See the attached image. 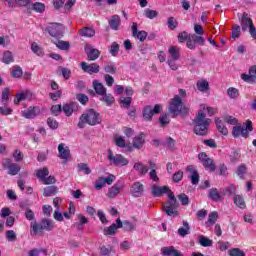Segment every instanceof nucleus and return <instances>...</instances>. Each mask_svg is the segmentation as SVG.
Wrapping results in <instances>:
<instances>
[{
    "label": "nucleus",
    "mask_w": 256,
    "mask_h": 256,
    "mask_svg": "<svg viewBox=\"0 0 256 256\" xmlns=\"http://www.w3.org/2000/svg\"><path fill=\"white\" fill-rule=\"evenodd\" d=\"M102 121L103 118L99 112H97L95 109H88L80 116L78 128L85 129V125L95 127V125H101Z\"/></svg>",
    "instance_id": "nucleus-1"
},
{
    "label": "nucleus",
    "mask_w": 256,
    "mask_h": 256,
    "mask_svg": "<svg viewBox=\"0 0 256 256\" xmlns=\"http://www.w3.org/2000/svg\"><path fill=\"white\" fill-rule=\"evenodd\" d=\"M194 133L201 137L209 133V126L211 125V119L207 118V114L200 110L193 120Z\"/></svg>",
    "instance_id": "nucleus-2"
},
{
    "label": "nucleus",
    "mask_w": 256,
    "mask_h": 256,
    "mask_svg": "<svg viewBox=\"0 0 256 256\" xmlns=\"http://www.w3.org/2000/svg\"><path fill=\"white\" fill-rule=\"evenodd\" d=\"M168 110L173 117H179V115H181V117H185V115L189 113V107L185 105L179 95H175L174 98L170 100Z\"/></svg>",
    "instance_id": "nucleus-3"
},
{
    "label": "nucleus",
    "mask_w": 256,
    "mask_h": 256,
    "mask_svg": "<svg viewBox=\"0 0 256 256\" xmlns=\"http://www.w3.org/2000/svg\"><path fill=\"white\" fill-rule=\"evenodd\" d=\"M177 207H179V202H177V198H175V194L172 191L168 192V201L164 205V211L166 215L170 217L173 215H177Z\"/></svg>",
    "instance_id": "nucleus-4"
},
{
    "label": "nucleus",
    "mask_w": 256,
    "mask_h": 256,
    "mask_svg": "<svg viewBox=\"0 0 256 256\" xmlns=\"http://www.w3.org/2000/svg\"><path fill=\"white\" fill-rule=\"evenodd\" d=\"M240 23L242 31H249L251 37L256 39V28L253 25V20L249 17V14L243 13Z\"/></svg>",
    "instance_id": "nucleus-5"
},
{
    "label": "nucleus",
    "mask_w": 256,
    "mask_h": 256,
    "mask_svg": "<svg viewBox=\"0 0 256 256\" xmlns=\"http://www.w3.org/2000/svg\"><path fill=\"white\" fill-rule=\"evenodd\" d=\"M107 157L111 165H115V167H127L129 165V160L125 156L121 154L114 155L112 150H108Z\"/></svg>",
    "instance_id": "nucleus-6"
},
{
    "label": "nucleus",
    "mask_w": 256,
    "mask_h": 256,
    "mask_svg": "<svg viewBox=\"0 0 256 256\" xmlns=\"http://www.w3.org/2000/svg\"><path fill=\"white\" fill-rule=\"evenodd\" d=\"M198 159L202 163L204 169L206 171H210V173H213L215 169H217V165L215 164V161L211 159L207 153L201 152L198 154Z\"/></svg>",
    "instance_id": "nucleus-7"
},
{
    "label": "nucleus",
    "mask_w": 256,
    "mask_h": 256,
    "mask_svg": "<svg viewBox=\"0 0 256 256\" xmlns=\"http://www.w3.org/2000/svg\"><path fill=\"white\" fill-rule=\"evenodd\" d=\"M249 131H253V123L250 120L246 121V127L235 126L232 130L233 137H244L247 139L249 137Z\"/></svg>",
    "instance_id": "nucleus-8"
},
{
    "label": "nucleus",
    "mask_w": 256,
    "mask_h": 256,
    "mask_svg": "<svg viewBox=\"0 0 256 256\" xmlns=\"http://www.w3.org/2000/svg\"><path fill=\"white\" fill-rule=\"evenodd\" d=\"M161 109H163V106L161 104H156L153 107L146 106L143 109V119L144 121H151L153 119V115H159L161 113Z\"/></svg>",
    "instance_id": "nucleus-9"
},
{
    "label": "nucleus",
    "mask_w": 256,
    "mask_h": 256,
    "mask_svg": "<svg viewBox=\"0 0 256 256\" xmlns=\"http://www.w3.org/2000/svg\"><path fill=\"white\" fill-rule=\"evenodd\" d=\"M2 166L4 169H8V175L15 176L21 171V166L17 163H12L11 159L5 158L2 161Z\"/></svg>",
    "instance_id": "nucleus-10"
},
{
    "label": "nucleus",
    "mask_w": 256,
    "mask_h": 256,
    "mask_svg": "<svg viewBox=\"0 0 256 256\" xmlns=\"http://www.w3.org/2000/svg\"><path fill=\"white\" fill-rule=\"evenodd\" d=\"M47 31L51 37H63L65 26L59 23H52L47 27Z\"/></svg>",
    "instance_id": "nucleus-11"
},
{
    "label": "nucleus",
    "mask_w": 256,
    "mask_h": 256,
    "mask_svg": "<svg viewBox=\"0 0 256 256\" xmlns=\"http://www.w3.org/2000/svg\"><path fill=\"white\" fill-rule=\"evenodd\" d=\"M122 189H125V182H116L112 187L108 189L107 197L109 199H115V197L121 193Z\"/></svg>",
    "instance_id": "nucleus-12"
},
{
    "label": "nucleus",
    "mask_w": 256,
    "mask_h": 256,
    "mask_svg": "<svg viewBox=\"0 0 256 256\" xmlns=\"http://www.w3.org/2000/svg\"><path fill=\"white\" fill-rule=\"evenodd\" d=\"M132 197H143L145 186L141 182H134L130 188Z\"/></svg>",
    "instance_id": "nucleus-13"
},
{
    "label": "nucleus",
    "mask_w": 256,
    "mask_h": 256,
    "mask_svg": "<svg viewBox=\"0 0 256 256\" xmlns=\"http://www.w3.org/2000/svg\"><path fill=\"white\" fill-rule=\"evenodd\" d=\"M84 49L88 57V61H95L96 59H99L101 52L98 49L93 48L90 44H86Z\"/></svg>",
    "instance_id": "nucleus-14"
},
{
    "label": "nucleus",
    "mask_w": 256,
    "mask_h": 256,
    "mask_svg": "<svg viewBox=\"0 0 256 256\" xmlns=\"http://www.w3.org/2000/svg\"><path fill=\"white\" fill-rule=\"evenodd\" d=\"M80 66L83 72L89 73V75H93L94 73H99L100 67H99V64L97 63L87 64V62H81Z\"/></svg>",
    "instance_id": "nucleus-15"
},
{
    "label": "nucleus",
    "mask_w": 256,
    "mask_h": 256,
    "mask_svg": "<svg viewBox=\"0 0 256 256\" xmlns=\"http://www.w3.org/2000/svg\"><path fill=\"white\" fill-rule=\"evenodd\" d=\"M62 111L66 115V117H71L73 113L79 111V104L75 102L66 103L62 107Z\"/></svg>",
    "instance_id": "nucleus-16"
},
{
    "label": "nucleus",
    "mask_w": 256,
    "mask_h": 256,
    "mask_svg": "<svg viewBox=\"0 0 256 256\" xmlns=\"http://www.w3.org/2000/svg\"><path fill=\"white\" fill-rule=\"evenodd\" d=\"M123 227V222L121 221V218H118L116 220V224H112L110 227H106L103 230L104 235H115L117 233V229H121Z\"/></svg>",
    "instance_id": "nucleus-17"
},
{
    "label": "nucleus",
    "mask_w": 256,
    "mask_h": 256,
    "mask_svg": "<svg viewBox=\"0 0 256 256\" xmlns=\"http://www.w3.org/2000/svg\"><path fill=\"white\" fill-rule=\"evenodd\" d=\"M241 79L246 83H255L256 80V65L249 68L248 74H242Z\"/></svg>",
    "instance_id": "nucleus-18"
},
{
    "label": "nucleus",
    "mask_w": 256,
    "mask_h": 256,
    "mask_svg": "<svg viewBox=\"0 0 256 256\" xmlns=\"http://www.w3.org/2000/svg\"><path fill=\"white\" fill-rule=\"evenodd\" d=\"M23 117L25 119H35L38 115H41V109L39 107L30 106L28 109L22 112Z\"/></svg>",
    "instance_id": "nucleus-19"
},
{
    "label": "nucleus",
    "mask_w": 256,
    "mask_h": 256,
    "mask_svg": "<svg viewBox=\"0 0 256 256\" xmlns=\"http://www.w3.org/2000/svg\"><path fill=\"white\" fill-rule=\"evenodd\" d=\"M132 36L136 39H139V41L143 42L145 39H147V33L145 31H139L137 29V23L132 24Z\"/></svg>",
    "instance_id": "nucleus-20"
},
{
    "label": "nucleus",
    "mask_w": 256,
    "mask_h": 256,
    "mask_svg": "<svg viewBox=\"0 0 256 256\" xmlns=\"http://www.w3.org/2000/svg\"><path fill=\"white\" fill-rule=\"evenodd\" d=\"M186 171L191 173L190 179H191L192 185H198L199 184V173L195 169V166H193V165L187 166Z\"/></svg>",
    "instance_id": "nucleus-21"
},
{
    "label": "nucleus",
    "mask_w": 256,
    "mask_h": 256,
    "mask_svg": "<svg viewBox=\"0 0 256 256\" xmlns=\"http://www.w3.org/2000/svg\"><path fill=\"white\" fill-rule=\"evenodd\" d=\"M58 153L60 159H69L71 150H69V147L65 146L64 143H61L58 145Z\"/></svg>",
    "instance_id": "nucleus-22"
},
{
    "label": "nucleus",
    "mask_w": 256,
    "mask_h": 256,
    "mask_svg": "<svg viewBox=\"0 0 256 256\" xmlns=\"http://www.w3.org/2000/svg\"><path fill=\"white\" fill-rule=\"evenodd\" d=\"M162 255L164 256H183L181 251L175 249L173 246L162 248Z\"/></svg>",
    "instance_id": "nucleus-23"
},
{
    "label": "nucleus",
    "mask_w": 256,
    "mask_h": 256,
    "mask_svg": "<svg viewBox=\"0 0 256 256\" xmlns=\"http://www.w3.org/2000/svg\"><path fill=\"white\" fill-rule=\"evenodd\" d=\"M30 229L32 230V235H43V231H45L42 222H31Z\"/></svg>",
    "instance_id": "nucleus-24"
},
{
    "label": "nucleus",
    "mask_w": 256,
    "mask_h": 256,
    "mask_svg": "<svg viewBox=\"0 0 256 256\" xmlns=\"http://www.w3.org/2000/svg\"><path fill=\"white\" fill-rule=\"evenodd\" d=\"M169 187L167 186H163V187H159L156 185L152 186V195H154V197H161V195H163L164 193H169Z\"/></svg>",
    "instance_id": "nucleus-25"
},
{
    "label": "nucleus",
    "mask_w": 256,
    "mask_h": 256,
    "mask_svg": "<svg viewBox=\"0 0 256 256\" xmlns=\"http://www.w3.org/2000/svg\"><path fill=\"white\" fill-rule=\"evenodd\" d=\"M93 87L97 95H101V97L102 95H106L107 88H105V86L102 83H100L98 80L93 81Z\"/></svg>",
    "instance_id": "nucleus-26"
},
{
    "label": "nucleus",
    "mask_w": 256,
    "mask_h": 256,
    "mask_svg": "<svg viewBox=\"0 0 256 256\" xmlns=\"http://www.w3.org/2000/svg\"><path fill=\"white\" fill-rule=\"evenodd\" d=\"M109 25L113 31H119V26L121 25V17H119V15H113L109 20Z\"/></svg>",
    "instance_id": "nucleus-27"
},
{
    "label": "nucleus",
    "mask_w": 256,
    "mask_h": 256,
    "mask_svg": "<svg viewBox=\"0 0 256 256\" xmlns=\"http://www.w3.org/2000/svg\"><path fill=\"white\" fill-rule=\"evenodd\" d=\"M77 218L79 222H75L73 224V227L78 229V231H81L83 230V225H86V223H89V220L87 219V217L83 216L82 214H78Z\"/></svg>",
    "instance_id": "nucleus-28"
},
{
    "label": "nucleus",
    "mask_w": 256,
    "mask_h": 256,
    "mask_svg": "<svg viewBox=\"0 0 256 256\" xmlns=\"http://www.w3.org/2000/svg\"><path fill=\"white\" fill-rule=\"evenodd\" d=\"M215 124L219 133H221L222 135H229V130L227 129V126H225V123L221 121V119L216 118Z\"/></svg>",
    "instance_id": "nucleus-29"
},
{
    "label": "nucleus",
    "mask_w": 256,
    "mask_h": 256,
    "mask_svg": "<svg viewBox=\"0 0 256 256\" xmlns=\"http://www.w3.org/2000/svg\"><path fill=\"white\" fill-rule=\"evenodd\" d=\"M44 231H53L55 229V222L53 220L44 218L41 220Z\"/></svg>",
    "instance_id": "nucleus-30"
},
{
    "label": "nucleus",
    "mask_w": 256,
    "mask_h": 256,
    "mask_svg": "<svg viewBox=\"0 0 256 256\" xmlns=\"http://www.w3.org/2000/svg\"><path fill=\"white\" fill-rule=\"evenodd\" d=\"M191 231V227L189 226V222L183 221V226L178 229V235L180 237H185L186 235H189Z\"/></svg>",
    "instance_id": "nucleus-31"
},
{
    "label": "nucleus",
    "mask_w": 256,
    "mask_h": 256,
    "mask_svg": "<svg viewBox=\"0 0 256 256\" xmlns=\"http://www.w3.org/2000/svg\"><path fill=\"white\" fill-rule=\"evenodd\" d=\"M134 169L135 171H137L139 173V175H147V173H149V169L147 168V166H145L143 163L141 162H136L134 164Z\"/></svg>",
    "instance_id": "nucleus-32"
},
{
    "label": "nucleus",
    "mask_w": 256,
    "mask_h": 256,
    "mask_svg": "<svg viewBox=\"0 0 256 256\" xmlns=\"http://www.w3.org/2000/svg\"><path fill=\"white\" fill-rule=\"evenodd\" d=\"M168 53L170 55V60H173V61H179V57H180V54H179V47L177 46H171L169 49H168Z\"/></svg>",
    "instance_id": "nucleus-33"
},
{
    "label": "nucleus",
    "mask_w": 256,
    "mask_h": 256,
    "mask_svg": "<svg viewBox=\"0 0 256 256\" xmlns=\"http://www.w3.org/2000/svg\"><path fill=\"white\" fill-rule=\"evenodd\" d=\"M145 145V139H143V133H140L133 139V147L134 149H141Z\"/></svg>",
    "instance_id": "nucleus-34"
},
{
    "label": "nucleus",
    "mask_w": 256,
    "mask_h": 256,
    "mask_svg": "<svg viewBox=\"0 0 256 256\" xmlns=\"http://www.w3.org/2000/svg\"><path fill=\"white\" fill-rule=\"evenodd\" d=\"M208 197L211 201H221V194L217 188H211L208 192Z\"/></svg>",
    "instance_id": "nucleus-35"
},
{
    "label": "nucleus",
    "mask_w": 256,
    "mask_h": 256,
    "mask_svg": "<svg viewBox=\"0 0 256 256\" xmlns=\"http://www.w3.org/2000/svg\"><path fill=\"white\" fill-rule=\"evenodd\" d=\"M25 99H31V92L26 91V92L17 94L16 99L14 100V103L16 105H19V103H21V101H25Z\"/></svg>",
    "instance_id": "nucleus-36"
},
{
    "label": "nucleus",
    "mask_w": 256,
    "mask_h": 256,
    "mask_svg": "<svg viewBox=\"0 0 256 256\" xmlns=\"http://www.w3.org/2000/svg\"><path fill=\"white\" fill-rule=\"evenodd\" d=\"M79 35H81V37H93L95 35V30L93 28L85 27L80 29Z\"/></svg>",
    "instance_id": "nucleus-37"
},
{
    "label": "nucleus",
    "mask_w": 256,
    "mask_h": 256,
    "mask_svg": "<svg viewBox=\"0 0 256 256\" xmlns=\"http://www.w3.org/2000/svg\"><path fill=\"white\" fill-rule=\"evenodd\" d=\"M35 173H36V177H38L40 181H43V179H45V177L49 175V169L47 167L40 168L36 170Z\"/></svg>",
    "instance_id": "nucleus-38"
},
{
    "label": "nucleus",
    "mask_w": 256,
    "mask_h": 256,
    "mask_svg": "<svg viewBox=\"0 0 256 256\" xmlns=\"http://www.w3.org/2000/svg\"><path fill=\"white\" fill-rule=\"evenodd\" d=\"M54 45L61 51H69L71 44L68 41L59 40L58 42H54Z\"/></svg>",
    "instance_id": "nucleus-39"
},
{
    "label": "nucleus",
    "mask_w": 256,
    "mask_h": 256,
    "mask_svg": "<svg viewBox=\"0 0 256 256\" xmlns=\"http://www.w3.org/2000/svg\"><path fill=\"white\" fill-rule=\"evenodd\" d=\"M234 203L237 207H239L240 209H245V207H247V205L245 204V200L243 199V196L241 195H234Z\"/></svg>",
    "instance_id": "nucleus-40"
},
{
    "label": "nucleus",
    "mask_w": 256,
    "mask_h": 256,
    "mask_svg": "<svg viewBox=\"0 0 256 256\" xmlns=\"http://www.w3.org/2000/svg\"><path fill=\"white\" fill-rule=\"evenodd\" d=\"M132 102L133 99L131 97H121L119 100L120 106L123 107V109H129Z\"/></svg>",
    "instance_id": "nucleus-41"
},
{
    "label": "nucleus",
    "mask_w": 256,
    "mask_h": 256,
    "mask_svg": "<svg viewBox=\"0 0 256 256\" xmlns=\"http://www.w3.org/2000/svg\"><path fill=\"white\" fill-rule=\"evenodd\" d=\"M196 87L198 91H201L203 93L209 90V82H207V80H200L197 82Z\"/></svg>",
    "instance_id": "nucleus-42"
},
{
    "label": "nucleus",
    "mask_w": 256,
    "mask_h": 256,
    "mask_svg": "<svg viewBox=\"0 0 256 256\" xmlns=\"http://www.w3.org/2000/svg\"><path fill=\"white\" fill-rule=\"evenodd\" d=\"M57 194V187L56 186H48L44 189V197H53V195Z\"/></svg>",
    "instance_id": "nucleus-43"
},
{
    "label": "nucleus",
    "mask_w": 256,
    "mask_h": 256,
    "mask_svg": "<svg viewBox=\"0 0 256 256\" xmlns=\"http://www.w3.org/2000/svg\"><path fill=\"white\" fill-rule=\"evenodd\" d=\"M199 244L202 247H211L213 245V240L201 235L199 236Z\"/></svg>",
    "instance_id": "nucleus-44"
},
{
    "label": "nucleus",
    "mask_w": 256,
    "mask_h": 256,
    "mask_svg": "<svg viewBox=\"0 0 256 256\" xmlns=\"http://www.w3.org/2000/svg\"><path fill=\"white\" fill-rule=\"evenodd\" d=\"M11 75L15 79H19V78L23 77V69H21L20 66H14L11 71Z\"/></svg>",
    "instance_id": "nucleus-45"
},
{
    "label": "nucleus",
    "mask_w": 256,
    "mask_h": 256,
    "mask_svg": "<svg viewBox=\"0 0 256 256\" xmlns=\"http://www.w3.org/2000/svg\"><path fill=\"white\" fill-rule=\"evenodd\" d=\"M247 173V166L245 164H241L238 166L236 174L240 179H245V174Z\"/></svg>",
    "instance_id": "nucleus-46"
},
{
    "label": "nucleus",
    "mask_w": 256,
    "mask_h": 256,
    "mask_svg": "<svg viewBox=\"0 0 256 256\" xmlns=\"http://www.w3.org/2000/svg\"><path fill=\"white\" fill-rule=\"evenodd\" d=\"M2 62L9 65V63H13V54L10 51H6L3 54Z\"/></svg>",
    "instance_id": "nucleus-47"
},
{
    "label": "nucleus",
    "mask_w": 256,
    "mask_h": 256,
    "mask_svg": "<svg viewBox=\"0 0 256 256\" xmlns=\"http://www.w3.org/2000/svg\"><path fill=\"white\" fill-rule=\"evenodd\" d=\"M101 101H105L106 105H113L115 103V97L111 94L102 95Z\"/></svg>",
    "instance_id": "nucleus-48"
},
{
    "label": "nucleus",
    "mask_w": 256,
    "mask_h": 256,
    "mask_svg": "<svg viewBox=\"0 0 256 256\" xmlns=\"http://www.w3.org/2000/svg\"><path fill=\"white\" fill-rule=\"evenodd\" d=\"M227 93L230 99H237L239 97V90L237 88L230 87L228 88Z\"/></svg>",
    "instance_id": "nucleus-49"
},
{
    "label": "nucleus",
    "mask_w": 256,
    "mask_h": 256,
    "mask_svg": "<svg viewBox=\"0 0 256 256\" xmlns=\"http://www.w3.org/2000/svg\"><path fill=\"white\" fill-rule=\"evenodd\" d=\"M218 219H219V213L211 212L208 216V221L206 223H209L210 225H215Z\"/></svg>",
    "instance_id": "nucleus-50"
},
{
    "label": "nucleus",
    "mask_w": 256,
    "mask_h": 256,
    "mask_svg": "<svg viewBox=\"0 0 256 256\" xmlns=\"http://www.w3.org/2000/svg\"><path fill=\"white\" fill-rule=\"evenodd\" d=\"M170 119L167 114H161L159 118L160 127H167L170 123Z\"/></svg>",
    "instance_id": "nucleus-51"
},
{
    "label": "nucleus",
    "mask_w": 256,
    "mask_h": 256,
    "mask_svg": "<svg viewBox=\"0 0 256 256\" xmlns=\"http://www.w3.org/2000/svg\"><path fill=\"white\" fill-rule=\"evenodd\" d=\"M105 178L100 177L96 180L94 188L96 189V191H101V189H103V187H105Z\"/></svg>",
    "instance_id": "nucleus-52"
},
{
    "label": "nucleus",
    "mask_w": 256,
    "mask_h": 256,
    "mask_svg": "<svg viewBox=\"0 0 256 256\" xmlns=\"http://www.w3.org/2000/svg\"><path fill=\"white\" fill-rule=\"evenodd\" d=\"M144 15L145 17H147V19H155V17L159 15V12H157L156 10L146 9L144 11Z\"/></svg>",
    "instance_id": "nucleus-53"
},
{
    "label": "nucleus",
    "mask_w": 256,
    "mask_h": 256,
    "mask_svg": "<svg viewBox=\"0 0 256 256\" xmlns=\"http://www.w3.org/2000/svg\"><path fill=\"white\" fill-rule=\"evenodd\" d=\"M167 25H168L169 29H171L173 31V30L177 29L179 22H177V20L174 17H169Z\"/></svg>",
    "instance_id": "nucleus-54"
},
{
    "label": "nucleus",
    "mask_w": 256,
    "mask_h": 256,
    "mask_svg": "<svg viewBox=\"0 0 256 256\" xmlns=\"http://www.w3.org/2000/svg\"><path fill=\"white\" fill-rule=\"evenodd\" d=\"M32 9L36 11V13H43V11H45V4L36 2L32 5Z\"/></svg>",
    "instance_id": "nucleus-55"
},
{
    "label": "nucleus",
    "mask_w": 256,
    "mask_h": 256,
    "mask_svg": "<svg viewBox=\"0 0 256 256\" xmlns=\"http://www.w3.org/2000/svg\"><path fill=\"white\" fill-rule=\"evenodd\" d=\"M224 193L226 195H229L231 197V195L235 196V193H237V186H235L234 184L229 185L228 187L225 188Z\"/></svg>",
    "instance_id": "nucleus-56"
},
{
    "label": "nucleus",
    "mask_w": 256,
    "mask_h": 256,
    "mask_svg": "<svg viewBox=\"0 0 256 256\" xmlns=\"http://www.w3.org/2000/svg\"><path fill=\"white\" fill-rule=\"evenodd\" d=\"M240 35H241V26L235 25L232 29L231 37L232 39H239Z\"/></svg>",
    "instance_id": "nucleus-57"
},
{
    "label": "nucleus",
    "mask_w": 256,
    "mask_h": 256,
    "mask_svg": "<svg viewBox=\"0 0 256 256\" xmlns=\"http://www.w3.org/2000/svg\"><path fill=\"white\" fill-rule=\"evenodd\" d=\"M76 99L82 105H87V103H89V97L87 95H85V94H77L76 95Z\"/></svg>",
    "instance_id": "nucleus-58"
},
{
    "label": "nucleus",
    "mask_w": 256,
    "mask_h": 256,
    "mask_svg": "<svg viewBox=\"0 0 256 256\" xmlns=\"http://www.w3.org/2000/svg\"><path fill=\"white\" fill-rule=\"evenodd\" d=\"M78 171H83L85 175H91V169L85 163L78 164Z\"/></svg>",
    "instance_id": "nucleus-59"
},
{
    "label": "nucleus",
    "mask_w": 256,
    "mask_h": 256,
    "mask_svg": "<svg viewBox=\"0 0 256 256\" xmlns=\"http://www.w3.org/2000/svg\"><path fill=\"white\" fill-rule=\"evenodd\" d=\"M104 71L105 73H111L112 75H115V73H117V68H115V65L110 63L104 66Z\"/></svg>",
    "instance_id": "nucleus-60"
},
{
    "label": "nucleus",
    "mask_w": 256,
    "mask_h": 256,
    "mask_svg": "<svg viewBox=\"0 0 256 256\" xmlns=\"http://www.w3.org/2000/svg\"><path fill=\"white\" fill-rule=\"evenodd\" d=\"M190 37L192 38V41H194V43H198V45H205V38H203L202 36L193 34Z\"/></svg>",
    "instance_id": "nucleus-61"
},
{
    "label": "nucleus",
    "mask_w": 256,
    "mask_h": 256,
    "mask_svg": "<svg viewBox=\"0 0 256 256\" xmlns=\"http://www.w3.org/2000/svg\"><path fill=\"white\" fill-rule=\"evenodd\" d=\"M47 125L50 127V129L55 130V129H58L59 122H57V120H55L54 118H48Z\"/></svg>",
    "instance_id": "nucleus-62"
},
{
    "label": "nucleus",
    "mask_w": 256,
    "mask_h": 256,
    "mask_svg": "<svg viewBox=\"0 0 256 256\" xmlns=\"http://www.w3.org/2000/svg\"><path fill=\"white\" fill-rule=\"evenodd\" d=\"M229 255L230 256H245V252L239 248H233L229 250Z\"/></svg>",
    "instance_id": "nucleus-63"
},
{
    "label": "nucleus",
    "mask_w": 256,
    "mask_h": 256,
    "mask_svg": "<svg viewBox=\"0 0 256 256\" xmlns=\"http://www.w3.org/2000/svg\"><path fill=\"white\" fill-rule=\"evenodd\" d=\"M122 227H124L125 231H135V226L128 220L122 223Z\"/></svg>",
    "instance_id": "nucleus-64"
}]
</instances>
